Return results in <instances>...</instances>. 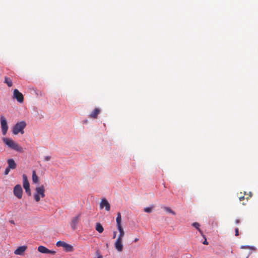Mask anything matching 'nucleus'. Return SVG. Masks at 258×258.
<instances>
[{
    "instance_id": "nucleus-12",
    "label": "nucleus",
    "mask_w": 258,
    "mask_h": 258,
    "mask_svg": "<svg viewBox=\"0 0 258 258\" xmlns=\"http://www.w3.org/2000/svg\"><path fill=\"white\" fill-rule=\"evenodd\" d=\"M104 207H105V210L106 211H108L110 210V204L105 199L102 200L100 204V207L101 209H103Z\"/></svg>"
},
{
    "instance_id": "nucleus-4",
    "label": "nucleus",
    "mask_w": 258,
    "mask_h": 258,
    "mask_svg": "<svg viewBox=\"0 0 258 258\" xmlns=\"http://www.w3.org/2000/svg\"><path fill=\"white\" fill-rule=\"evenodd\" d=\"M26 126V123L25 121H22L19 122H18L16 124V125L14 126L13 129V133L14 135H17L19 133H21L22 134H24L23 130Z\"/></svg>"
},
{
    "instance_id": "nucleus-36",
    "label": "nucleus",
    "mask_w": 258,
    "mask_h": 258,
    "mask_svg": "<svg viewBox=\"0 0 258 258\" xmlns=\"http://www.w3.org/2000/svg\"><path fill=\"white\" fill-rule=\"evenodd\" d=\"M250 254V253L248 254L247 256H246V258H247L248 257V256Z\"/></svg>"
},
{
    "instance_id": "nucleus-13",
    "label": "nucleus",
    "mask_w": 258,
    "mask_h": 258,
    "mask_svg": "<svg viewBox=\"0 0 258 258\" xmlns=\"http://www.w3.org/2000/svg\"><path fill=\"white\" fill-rule=\"evenodd\" d=\"M100 113V109L98 108H95L92 112L89 114L90 118L96 119L97 118L98 115Z\"/></svg>"
},
{
    "instance_id": "nucleus-19",
    "label": "nucleus",
    "mask_w": 258,
    "mask_h": 258,
    "mask_svg": "<svg viewBox=\"0 0 258 258\" xmlns=\"http://www.w3.org/2000/svg\"><path fill=\"white\" fill-rule=\"evenodd\" d=\"M32 181L34 183H37L38 182V177L36 174L35 171H33L32 172Z\"/></svg>"
},
{
    "instance_id": "nucleus-29",
    "label": "nucleus",
    "mask_w": 258,
    "mask_h": 258,
    "mask_svg": "<svg viewBox=\"0 0 258 258\" xmlns=\"http://www.w3.org/2000/svg\"><path fill=\"white\" fill-rule=\"evenodd\" d=\"M117 228L118 230L119 231V232L124 230L123 229L122 226V227H117Z\"/></svg>"
},
{
    "instance_id": "nucleus-9",
    "label": "nucleus",
    "mask_w": 258,
    "mask_h": 258,
    "mask_svg": "<svg viewBox=\"0 0 258 258\" xmlns=\"http://www.w3.org/2000/svg\"><path fill=\"white\" fill-rule=\"evenodd\" d=\"M14 194L19 199H21L22 197L23 189L20 184L16 185L14 188Z\"/></svg>"
},
{
    "instance_id": "nucleus-7",
    "label": "nucleus",
    "mask_w": 258,
    "mask_h": 258,
    "mask_svg": "<svg viewBox=\"0 0 258 258\" xmlns=\"http://www.w3.org/2000/svg\"><path fill=\"white\" fill-rule=\"evenodd\" d=\"M0 120L2 133L4 135H6L8 129L7 120L5 117L3 115L1 116Z\"/></svg>"
},
{
    "instance_id": "nucleus-37",
    "label": "nucleus",
    "mask_w": 258,
    "mask_h": 258,
    "mask_svg": "<svg viewBox=\"0 0 258 258\" xmlns=\"http://www.w3.org/2000/svg\"><path fill=\"white\" fill-rule=\"evenodd\" d=\"M248 198H249V197H246V199L247 201L248 200Z\"/></svg>"
},
{
    "instance_id": "nucleus-27",
    "label": "nucleus",
    "mask_w": 258,
    "mask_h": 258,
    "mask_svg": "<svg viewBox=\"0 0 258 258\" xmlns=\"http://www.w3.org/2000/svg\"><path fill=\"white\" fill-rule=\"evenodd\" d=\"M50 159H51V157H50V156H45V157H44V159H45V161H49V160H50Z\"/></svg>"
},
{
    "instance_id": "nucleus-34",
    "label": "nucleus",
    "mask_w": 258,
    "mask_h": 258,
    "mask_svg": "<svg viewBox=\"0 0 258 258\" xmlns=\"http://www.w3.org/2000/svg\"><path fill=\"white\" fill-rule=\"evenodd\" d=\"M139 240V238H136L134 240V242H137Z\"/></svg>"
},
{
    "instance_id": "nucleus-26",
    "label": "nucleus",
    "mask_w": 258,
    "mask_h": 258,
    "mask_svg": "<svg viewBox=\"0 0 258 258\" xmlns=\"http://www.w3.org/2000/svg\"><path fill=\"white\" fill-rule=\"evenodd\" d=\"M235 236H237L239 235L238 229L237 228L235 229Z\"/></svg>"
},
{
    "instance_id": "nucleus-20",
    "label": "nucleus",
    "mask_w": 258,
    "mask_h": 258,
    "mask_svg": "<svg viewBox=\"0 0 258 258\" xmlns=\"http://www.w3.org/2000/svg\"><path fill=\"white\" fill-rule=\"evenodd\" d=\"M163 209L166 212H168L169 213H171V214H172L173 215H175V212L173 211V210H172L170 208L167 207H164Z\"/></svg>"
},
{
    "instance_id": "nucleus-25",
    "label": "nucleus",
    "mask_w": 258,
    "mask_h": 258,
    "mask_svg": "<svg viewBox=\"0 0 258 258\" xmlns=\"http://www.w3.org/2000/svg\"><path fill=\"white\" fill-rule=\"evenodd\" d=\"M56 253V251H54V250H49L48 249V251L47 252V253H50L51 254H55Z\"/></svg>"
},
{
    "instance_id": "nucleus-14",
    "label": "nucleus",
    "mask_w": 258,
    "mask_h": 258,
    "mask_svg": "<svg viewBox=\"0 0 258 258\" xmlns=\"http://www.w3.org/2000/svg\"><path fill=\"white\" fill-rule=\"evenodd\" d=\"M8 167L11 169H15L16 168V164L13 159H9L7 160Z\"/></svg>"
},
{
    "instance_id": "nucleus-3",
    "label": "nucleus",
    "mask_w": 258,
    "mask_h": 258,
    "mask_svg": "<svg viewBox=\"0 0 258 258\" xmlns=\"http://www.w3.org/2000/svg\"><path fill=\"white\" fill-rule=\"evenodd\" d=\"M36 193L34 195V200L36 202H38L40 200V198L45 197V188L43 185L37 187L35 189Z\"/></svg>"
},
{
    "instance_id": "nucleus-21",
    "label": "nucleus",
    "mask_w": 258,
    "mask_h": 258,
    "mask_svg": "<svg viewBox=\"0 0 258 258\" xmlns=\"http://www.w3.org/2000/svg\"><path fill=\"white\" fill-rule=\"evenodd\" d=\"M116 223L121 222V214L118 212L117 214V217L116 218Z\"/></svg>"
},
{
    "instance_id": "nucleus-33",
    "label": "nucleus",
    "mask_w": 258,
    "mask_h": 258,
    "mask_svg": "<svg viewBox=\"0 0 258 258\" xmlns=\"http://www.w3.org/2000/svg\"><path fill=\"white\" fill-rule=\"evenodd\" d=\"M235 223H236V224H238V223H240V220H239V219H236V220H235Z\"/></svg>"
},
{
    "instance_id": "nucleus-28",
    "label": "nucleus",
    "mask_w": 258,
    "mask_h": 258,
    "mask_svg": "<svg viewBox=\"0 0 258 258\" xmlns=\"http://www.w3.org/2000/svg\"><path fill=\"white\" fill-rule=\"evenodd\" d=\"M204 238H205V240H204V241L203 242V243L204 244H205V245H208V241H207V239H206V237H204Z\"/></svg>"
},
{
    "instance_id": "nucleus-1",
    "label": "nucleus",
    "mask_w": 258,
    "mask_h": 258,
    "mask_svg": "<svg viewBox=\"0 0 258 258\" xmlns=\"http://www.w3.org/2000/svg\"><path fill=\"white\" fill-rule=\"evenodd\" d=\"M4 143L9 148L19 152H22L23 148L17 143L14 142L12 139L5 138L3 139Z\"/></svg>"
},
{
    "instance_id": "nucleus-8",
    "label": "nucleus",
    "mask_w": 258,
    "mask_h": 258,
    "mask_svg": "<svg viewBox=\"0 0 258 258\" xmlns=\"http://www.w3.org/2000/svg\"><path fill=\"white\" fill-rule=\"evenodd\" d=\"M81 214H78L76 216L72 218L71 223V226L73 230H75L77 228V224L80 220Z\"/></svg>"
},
{
    "instance_id": "nucleus-35",
    "label": "nucleus",
    "mask_w": 258,
    "mask_h": 258,
    "mask_svg": "<svg viewBox=\"0 0 258 258\" xmlns=\"http://www.w3.org/2000/svg\"><path fill=\"white\" fill-rule=\"evenodd\" d=\"M97 258H103L102 256L99 255Z\"/></svg>"
},
{
    "instance_id": "nucleus-24",
    "label": "nucleus",
    "mask_w": 258,
    "mask_h": 258,
    "mask_svg": "<svg viewBox=\"0 0 258 258\" xmlns=\"http://www.w3.org/2000/svg\"><path fill=\"white\" fill-rule=\"evenodd\" d=\"M10 169H11V168H9V167H8L6 169V170H5V175H7V174H9V172H10Z\"/></svg>"
},
{
    "instance_id": "nucleus-10",
    "label": "nucleus",
    "mask_w": 258,
    "mask_h": 258,
    "mask_svg": "<svg viewBox=\"0 0 258 258\" xmlns=\"http://www.w3.org/2000/svg\"><path fill=\"white\" fill-rule=\"evenodd\" d=\"M13 97L14 99H16L17 101L20 103H22L24 101V97L23 94L17 89H15L14 90Z\"/></svg>"
},
{
    "instance_id": "nucleus-18",
    "label": "nucleus",
    "mask_w": 258,
    "mask_h": 258,
    "mask_svg": "<svg viewBox=\"0 0 258 258\" xmlns=\"http://www.w3.org/2000/svg\"><path fill=\"white\" fill-rule=\"evenodd\" d=\"M4 82L5 83H6L9 87H12L13 85V83H12V80L7 77H5Z\"/></svg>"
},
{
    "instance_id": "nucleus-17",
    "label": "nucleus",
    "mask_w": 258,
    "mask_h": 258,
    "mask_svg": "<svg viewBox=\"0 0 258 258\" xmlns=\"http://www.w3.org/2000/svg\"><path fill=\"white\" fill-rule=\"evenodd\" d=\"M192 226H194V227H195L196 229H198V230L200 232V233H201V235L203 237H205V235L203 234V231L201 230V229L199 228L200 227V224L198 222H194L192 224Z\"/></svg>"
},
{
    "instance_id": "nucleus-2",
    "label": "nucleus",
    "mask_w": 258,
    "mask_h": 258,
    "mask_svg": "<svg viewBox=\"0 0 258 258\" xmlns=\"http://www.w3.org/2000/svg\"><path fill=\"white\" fill-rule=\"evenodd\" d=\"M124 235V230L119 232V235L114 242L115 248L119 252H121L123 250L122 240Z\"/></svg>"
},
{
    "instance_id": "nucleus-30",
    "label": "nucleus",
    "mask_w": 258,
    "mask_h": 258,
    "mask_svg": "<svg viewBox=\"0 0 258 258\" xmlns=\"http://www.w3.org/2000/svg\"><path fill=\"white\" fill-rule=\"evenodd\" d=\"M116 226L117 227H122L121 222L116 223Z\"/></svg>"
},
{
    "instance_id": "nucleus-15",
    "label": "nucleus",
    "mask_w": 258,
    "mask_h": 258,
    "mask_svg": "<svg viewBox=\"0 0 258 258\" xmlns=\"http://www.w3.org/2000/svg\"><path fill=\"white\" fill-rule=\"evenodd\" d=\"M95 229L99 233H101L104 230L102 225L100 223H97L95 226Z\"/></svg>"
},
{
    "instance_id": "nucleus-16",
    "label": "nucleus",
    "mask_w": 258,
    "mask_h": 258,
    "mask_svg": "<svg viewBox=\"0 0 258 258\" xmlns=\"http://www.w3.org/2000/svg\"><path fill=\"white\" fill-rule=\"evenodd\" d=\"M38 251L42 253H47L48 251V249L44 246L41 245L38 247Z\"/></svg>"
},
{
    "instance_id": "nucleus-22",
    "label": "nucleus",
    "mask_w": 258,
    "mask_h": 258,
    "mask_svg": "<svg viewBox=\"0 0 258 258\" xmlns=\"http://www.w3.org/2000/svg\"><path fill=\"white\" fill-rule=\"evenodd\" d=\"M154 206H152L151 207H146L144 209V211L146 213H151L152 211V209H153Z\"/></svg>"
},
{
    "instance_id": "nucleus-31",
    "label": "nucleus",
    "mask_w": 258,
    "mask_h": 258,
    "mask_svg": "<svg viewBox=\"0 0 258 258\" xmlns=\"http://www.w3.org/2000/svg\"><path fill=\"white\" fill-rule=\"evenodd\" d=\"M240 201H242L244 199H245L244 196H241L239 197Z\"/></svg>"
},
{
    "instance_id": "nucleus-6",
    "label": "nucleus",
    "mask_w": 258,
    "mask_h": 258,
    "mask_svg": "<svg viewBox=\"0 0 258 258\" xmlns=\"http://www.w3.org/2000/svg\"><path fill=\"white\" fill-rule=\"evenodd\" d=\"M56 246L58 247H62L67 252H71L73 250V247L64 241H59L56 242Z\"/></svg>"
},
{
    "instance_id": "nucleus-23",
    "label": "nucleus",
    "mask_w": 258,
    "mask_h": 258,
    "mask_svg": "<svg viewBox=\"0 0 258 258\" xmlns=\"http://www.w3.org/2000/svg\"><path fill=\"white\" fill-rule=\"evenodd\" d=\"M241 248H249L250 249H252L253 250H255V248L254 247H250V246H242L241 247Z\"/></svg>"
},
{
    "instance_id": "nucleus-11",
    "label": "nucleus",
    "mask_w": 258,
    "mask_h": 258,
    "mask_svg": "<svg viewBox=\"0 0 258 258\" xmlns=\"http://www.w3.org/2000/svg\"><path fill=\"white\" fill-rule=\"evenodd\" d=\"M27 248V246L26 245L19 246L14 251V253L16 255H23Z\"/></svg>"
},
{
    "instance_id": "nucleus-32",
    "label": "nucleus",
    "mask_w": 258,
    "mask_h": 258,
    "mask_svg": "<svg viewBox=\"0 0 258 258\" xmlns=\"http://www.w3.org/2000/svg\"><path fill=\"white\" fill-rule=\"evenodd\" d=\"M116 231H114L113 232V238H115V237H116Z\"/></svg>"
},
{
    "instance_id": "nucleus-5",
    "label": "nucleus",
    "mask_w": 258,
    "mask_h": 258,
    "mask_svg": "<svg viewBox=\"0 0 258 258\" xmlns=\"http://www.w3.org/2000/svg\"><path fill=\"white\" fill-rule=\"evenodd\" d=\"M22 177H23V187H24V189H25L26 192L28 194V196H31V193L29 183L27 177L25 174H23Z\"/></svg>"
}]
</instances>
